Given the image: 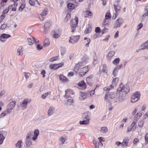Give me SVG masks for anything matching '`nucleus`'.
<instances>
[{
  "label": "nucleus",
  "instance_id": "3",
  "mask_svg": "<svg viewBox=\"0 0 148 148\" xmlns=\"http://www.w3.org/2000/svg\"><path fill=\"white\" fill-rule=\"evenodd\" d=\"M116 96L115 92H108L105 96V100L107 102H110V100L114 98Z\"/></svg>",
  "mask_w": 148,
  "mask_h": 148
},
{
  "label": "nucleus",
  "instance_id": "46",
  "mask_svg": "<svg viewBox=\"0 0 148 148\" xmlns=\"http://www.w3.org/2000/svg\"><path fill=\"white\" fill-rule=\"evenodd\" d=\"M5 138V137L2 134H0V145L2 144Z\"/></svg>",
  "mask_w": 148,
  "mask_h": 148
},
{
  "label": "nucleus",
  "instance_id": "35",
  "mask_svg": "<svg viewBox=\"0 0 148 148\" xmlns=\"http://www.w3.org/2000/svg\"><path fill=\"white\" fill-rule=\"evenodd\" d=\"M10 113L7 110H4L0 115V118H1L5 116L7 114Z\"/></svg>",
  "mask_w": 148,
  "mask_h": 148
},
{
  "label": "nucleus",
  "instance_id": "2",
  "mask_svg": "<svg viewBox=\"0 0 148 148\" xmlns=\"http://www.w3.org/2000/svg\"><path fill=\"white\" fill-rule=\"evenodd\" d=\"M39 132L38 130H34V136H33L32 132H29L27 134L26 140V144L27 146H29L32 144V139L35 141L37 138L39 134Z\"/></svg>",
  "mask_w": 148,
  "mask_h": 148
},
{
  "label": "nucleus",
  "instance_id": "30",
  "mask_svg": "<svg viewBox=\"0 0 148 148\" xmlns=\"http://www.w3.org/2000/svg\"><path fill=\"white\" fill-rule=\"evenodd\" d=\"M7 1L8 0H2L1 1L0 3V9L2 8L5 5Z\"/></svg>",
  "mask_w": 148,
  "mask_h": 148
},
{
  "label": "nucleus",
  "instance_id": "59",
  "mask_svg": "<svg viewBox=\"0 0 148 148\" xmlns=\"http://www.w3.org/2000/svg\"><path fill=\"white\" fill-rule=\"evenodd\" d=\"M100 29L99 27H97L95 29V32L97 33H99L100 32Z\"/></svg>",
  "mask_w": 148,
  "mask_h": 148
},
{
  "label": "nucleus",
  "instance_id": "61",
  "mask_svg": "<svg viewBox=\"0 0 148 148\" xmlns=\"http://www.w3.org/2000/svg\"><path fill=\"white\" fill-rule=\"evenodd\" d=\"M45 71L44 70H43L41 72V75H42V77L43 78L45 77Z\"/></svg>",
  "mask_w": 148,
  "mask_h": 148
},
{
  "label": "nucleus",
  "instance_id": "9",
  "mask_svg": "<svg viewBox=\"0 0 148 148\" xmlns=\"http://www.w3.org/2000/svg\"><path fill=\"white\" fill-rule=\"evenodd\" d=\"M64 64V63L63 62L58 64H51L49 65V68L51 69L56 70L62 67Z\"/></svg>",
  "mask_w": 148,
  "mask_h": 148
},
{
  "label": "nucleus",
  "instance_id": "32",
  "mask_svg": "<svg viewBox=\"0 0 148 148\" xmlns=\"http://www.w3.org/2000/svg\"><path fill=\"white\" fill-rule=\"evenodd\" d=\"M71 11L70 10L68 11V13L66 14V16L65 18V21H68L70 18L71 17Z\"/></svg>",
  "mask_w": 148,
  "mask_h": 148
},
{
  "label": "nucleus",
  "instance_id": "1",
  "mask_svg": "<svg viewBox=\"0 0 148 148\" xmlns=\"http://www.w3.org/2000/svg\"><path fill=\"white\" fill-rule=\"evenodd\" d=\"M129 90L130 87L128 85H124L122 83L120 84L117 90V92L119 94V99L120 101H122L125 99L126 95Z\"/></svg>",
  "mask_w": 148,
  "mask_h": 148
},
{
  "label": "nucleus",
  "instance_id": "38",
  "mask_svg": "<svg viewBox=\"0 0 148 148\" xmlns=\"http://www.w3.org/2000/svg\"><path fill=\"white\" fill-rule=\"evenodd\" d=\"M107 19L105 18L103 21L102 26L103 27H105L109 25L108 21H107Z\"/></svg>",
  "mask_w": 148,
  "mask_h": 148
},
{
  "label": "nucleus",
  "instance_id": "50",
  "mask_svg": "<svg viewBox=\"0 0 148 148\" xmlns=\"http://www.w3.org/2000/svg\"><path fill=\"white\" fill-rule=\"evenodd\" d=\"M83 117L84 120H87V119H89V118L88 115V114L84 113L83 115Z\"/></svg>",
  "mask_w": 148,
  "mask_h": 148
},
{
  "label": "nucleus",
  "instance_id": "51",
  "mask_svg": "<svg viewBox=\"0 0 148 148\" xmlns=\"http://www.w3.org/2000/svg\"><path fill=\"white\" fill-rule=\"evenodd\" d=\"M144 124V121L142 120H140L138 122V126L141 127L143 126Z\"/></svg>",
  "mask_w": 148,
  "mask_h": 148
},
{
  "label": "nucleus",
  "instance_id": "19",
  "mask_svg": "<svg viewBox=\"0 0 148 148\" xmlns=\"http://www.w3.org/2000/svg\"><path fill=\"white\" fill-rule=\"evenodd\" d=\"M129 139L128 138L125 137L124 138L123 142L121 143V145L123 147L126 146L129 143Z\"/></svg>",
  "mask_w": 148,
  "mask_h": 148
},
{
  "label": "nucleus",
  "instance_id": "41",
  "mask_svg": "<svg viewBox=\"0 0 148 148\" xmlns=\"http://www.w3.org/2000/svg\"><path fill=\"white\" fill-rule=\"evenodd\" d=\"M75 5L73 4L70 3H69L67 5V7L69 9H73L75 8Z\"/></svg>",
  "mask_w": 148,
  "mask_h": 148
},
{
  "label": "nucleus",
  "instance_id": "49",
  "mask_svg": "<svg viewBox=\"0 0 148 148\" xmlns=\"http://www.w3.org/2000/svg\"><path fill=\"white\" fill-rule=\"evenodd\" d=\"M58 56H56L55 57H53L51 58L50 60V61L51 62H52L55 61L57 60H58Z\"/></svg>",
  "mask_w": 148,
  "mask_h": 148
},
{
  "label": "nucleus",
  "instance_id": "27",
  "mask_svg": "<svg viewBox=\"0 0 148 148\" xmlns=\"http://www.w3.org/2000/svg\"><path fill=\"white\" fill-rule=\"evenodd\" d=\"M60 80L62 82H64L68 81V79L62 75H60L59 76Z\"/></svg>",
  "mask_w": 148,
  "mask_h": 148
},
{
  "label": "nucleus",
  "instance_id": "21",
  "mask_svg": "<svg viewBox=\"0 0 148 148\" xmlns=\"http://www.w3.org/2000/svg\"><path fill=\"white\" fill-rule=\"evenodd\" d=\"M50 26V23L49 22H46L44 25V32L46 33L49 30Z\"/></svg>",
  "mask_w": 148,
  "mask_h": 148
},
{
  "label": "nucleus",
  "instance_id": "5",
  "mask_svg": "<svg viewBox=\"0 0 148 148\" xmlns=\"http://www.w3.org/2000/svg\"><path fill=\"white\" fill-rule=\"evenodd\" d=\"M89 69L88 66H86L80 69L78 73L79 76L80 77L83 76L88 71Z\"/></svg>",
  "mask_w": 148,
  "mask_h": 148
},
{
  "label": "nucleus",
  "instance_id": "42",
  "mask_svg": "<svg viewBox=\"0 0 148 148\" xmlns=\"http://www.w3.org/2000/svg\"><path fill=\"white\" fill-rule=\"evenodd\" d=\"M105 17V18H106V19H110L111 18V15L109 12H107L106 14Z\"/></svg>",
  "mask_w": 148,
  "mask_h": 148
},
{
  "label": "nucleus",
  "instance_id": "53",
  "mask_svg": "<svg viewBox=\"0 0 148 148\" xmlns=\"http://www.w3.org/2000/svg\"><path fill=\"white\" fill-rule=\"evenodd\" d=\"M117 12V11H116V12L114 13L112 18L113 20L115 19L116 18V17L117 16L118 14Z\"/></svg>",
  "mask_w": 148,
  "mask_h": 148
},
{
  "label": "nucleus",
  "instance_id": "29",
  "mask_svg": "<svg viewBox=\"0 0 148 148\" xmlns=\"http://www.w3.org/2000/svg\"><path fill=\"white\" fill-rule=\"evenodd\" d=\"M92 76H90L89 77H87L86 79V81L87 84L89 86H91L92 83L91 82V79Z\"/></svg>",
  "mask_w": 148,
  "mask_h": 148
},
{
  "label": "nucleus",
  "instance_id": "22",
  "mask_svg": "<svg viewBox=\"0 0 148 148\" xmlns=\"http://www.w3.org/2000/svg\"><path fill=\"white\" fill-rule=\"evenodd\" d=\"M22 48H23L21 46H19L16 52L18 56H21L23 55Z\"/></svg>",
  "mask_w": 148,
  "mask_h": 148
},
{
  "label": "nucleus",
  "instance_id": "34",
  "mask_svg": "<svg viewBox=\"0 0 148 148\" xmlns=\"http://www.w3.org/2000/svg\"><path fill=\"white\" fill-rule=\"evenodd\" d=\"M119 71V70L118 69L115 67L113 69L112 72V75L114 76L115 77L117 75Z\"/></svg>",
  "mask_w": 148,
  "mask_h": 148
},
{
  "label": "nucleus",
  "instance_id": "18",
  "mask_svg": "<svg viewBox=\"0 0 148 148\" xmlns=\"http://www.w3.org/2000/svg\"><path fill=\"white\" fill-rule=\"evenodd\" d=\"M55 110V108L53 106H50L47 112V115L49 116L51 115L54 113Z\"/></svg>",
  "mask_w": 148,
  "mask_h": 148
},
{
  "label": "nucleus",
  "instance_id": "24",
  "mask_svg": "<svg viewBox=\"0 0 148 148\" xmlns=\"http://www.w3.org/2000/svg\"><path fill=\"white\" fill-rule=\"evenodd\" d=\"M27 40L28 44L29 45H31L33 44L35 41L36 43L37 42V41L35 40L34 38L33 37L28 38L27 39Z\"/></svg>",
  "mask_w": 148,
  "mask_h": 148
},
{
  "label": "nucleus",
  "instance_id": "26",
  "mask_svg": "<svg viewBox=\"0 0 148 148\" xmlns=\"http://www.w3.org/2000/svg\"><path fill=\"white\" fill-rule=\"evenodd\" d=\"M78 85L81 87H82L84 89L86 88V85L85 82L83 81H81L78 83Z\"/></svg>",
  "mask_w": 148,
  "mask_h": 148
},
{
  "label": "nucleus",
  "instance_id": "15",
  "mask_svg": "<svg viewBox=\"0 0 148 148\" xmlns=\"http://www.w3.org/2000/svg\"><path fill=\"white\" fill-rule=\"evenodd\" d=\"M115 54V52L114 51H111L109 52L106 56V59L108 60H110Z\"/></svg>",
  "mask_w": 148,
  "mask_h": 148
},
{
  "label": "nucleus",
  "instance_id": "16",
  "mask_svg": "<svg viewBox=\"0 0 148 148\" xmlns=\"http://www.w3.org/2000/svg\"><path fill=\"white\" fill-rule=\"evenodd\" d=\"M79 95V99L82 101L84 100L87 97V93L84 92H80Z\"/></svg>",
  "mask_w": 148,
  "mask_h": 148
},
{
  "label": "nucleus",
  "instance_id": "45",
  "mask_svg": "<svg viewBox=\"0 0 148 148\" xmlns=\"http://www.w3.org/2000/svg\"><path fill=\"white\" fill-rule=\"evenodd\" d=\"M139 49L140 50L147 49L144 43H143L139 47Z\"/></svg>",
  "mask_w": 148,
  "mask_h": 148
},
{
  "label": "nucleus",
  "instance_id": "54",
  "mask_svg": "<svg viewBox=\"0 0 148 148\" xmlns=\"http://www.w3.org/2000/svg\"><path fill=\"white\" fill-rule=\"evenodd\" d=\"M37 49L38 50H40L42 48V46L40 45L39 44H38L37 45Z\"/></svg>",
  "mask_w": 148,
  "mask_h": 148
},
{
  "label": "nucleus",
  "instance_id": "28",
  "mask_svg": "<svg viewBox=\"0 0 148 148\" xmlns=\"http://www.w3.org/2000/svg\"><path fill=\"white\" fill-rule=\"evenodd\" d=\"M22 142L21 140H18L16 144V148H21Z\"/></svg>",
  "mask_w": 148,
  "mask_h": 148
},
{
  "label": "nucleus",
  "instance_id": "6",
  "mask_svg": "<svg viewBox=\"0 0 148 148\" xmlns=\"http://www.w3.org/2000/svg\"><path fill=\"white\" fill-rule=\"evenodd\" d=\"M78 18L75 16V19L73 20L70 23L71 28V32H73L75 30V28L78 24Z\"/></svg>",
  "mask_w": 148,
  "mask_h": 148
},
{
  "label": "nucleus",
  "instance_id": "31",
  "mask_svg": "<svg viewBox=\"0 0 148 148\" xmlns=\"http://www.w3.org/2000/svg\"><path fill=\"white\" fill-rule=\"evenodd\" d=\"M90 119H87V120H84L83 121H80L79 123L81 124L87 125L89 123Z\"/></svg>",
  "mask_w": 148,
  "mask_h": 148
},
{
  "label": "nucleus",
  "instance_id": "17",
  "mask_svg": "<svg viewBox=\"0 0 148 148\" xmlns=\"http://www.w3.org/2000/svg\"><path fill=\"white\" fill-rule=\"evenodd\" d=\"M74 93L72 90L69 89H67L65 91V95L64 97L66 98H68L71 96V95H73Z\"/></svg>",
  "mask_w": 148,
  "mask_h": 148
},
{
  "label": "nucleus",
  "instance_id": "47",
  "mask_svg": "<svg viewBox=\"0 0 148 148\" xmlns=\"http://www.w3.org/2000/svg\"><path fill=\"white\" fill-rule=\"evenodd\" d=\"M142 115V114L140 113H137V114L135 116L134 118H135L134 119H137V120L139 119L141 116Z\"/></svg>",
  "mask_w": 148,
  "mask_h": 148
},
{
  "label": "nucleus",
  "instance_id": "56",
  "mask_svg": "<svg viewBox=\"0 0 148 148\" xmlns=\"http://www.w3.org/2000/svg\"><path fill=\"white\" fill-rule=\"evenodd\" d=\"M86 14L87 15L91 16L92 15V13L89 10H88L86 12Z\"/></svg>",
  "mask_w": 148,
  "mask_h": 148
},
{
  "label": "nucleus",
  "instance_id": "7",
  "mask_svg": "<svg viewBox=\"0 0 148 148\" xmlns=\"http://www.w3.org/2000/svg\"><path fill=\"white\" fill-rule=\"evenodd\" d=\"M61 33L62 30L60 29L53 31L52 32V37L55 38H58L60 37Z\"/></svg>",
  "mask_w": 148,
  "mask_h": 148
},
{
  "label": "nucleus",
  "instance_id": "37",
  "mask_svg": "<svg viewBox=\"0 0 148 148\" xmlns=\"http://www.w3.org/2000/svg\"><path fill=\"white\" fill-rule=\"evenodd\" d=\"M50 94V92H48L46 93H45L43 94L41 97V98L45 99L46 97Z\"/></svg>",
  "mask_w": 148,
  "mask_h": 148
},
{
  "label": "nucleus",
  "instance_id": "52",
  "mask_svg": "<svg viewBox=\"0 0 148 148\" xmlns=\"http://www.w3.org/2000/svg\"><path fill=\"white\" fill-rule=\"evenodd\" d=\"M7 26V24L6 23H4L1 25V29H3L6 28Z\"/></svg>",
  "mask_w": 148,
  "mask_h": 148
},
{
  "label": "nucleus",
  "instance_id": "23",
  "mask_svg": "<svg viewBox=\"0 0 148 148\" xmlns=\"http://www.w3.org/2000/svg\"><path fill=\"white\" fill-rule=\"evenodd\" d=\"M119 81V79L118 78L116 77L113 79L112 81V84L111 85V88H113L114 86H116V84Z\"/></svg>",
  "mask_w": 148,
  "mask_h": 148
},
{
  "label": "nucleus",
  "instance_id": "55",
  "mask_svg": "<svg viewBox=\"0 0 148 148\" xmlns=\"http://www.w3.org/2000/svg\"><path fill=\"white\" fill-rule=\"evenodd\" d=\"M24 74L26 78L27 79L29 77L30 74L28 73L24 72Z\"/></svg>",
  "mask_w": 148,
  "mask_h": 148
},
{
  "label": "nucleus",
  "instance_id": "13",
  "mask_svg": "<svg viewBox=\"0 0 148 148\" xmlns=\"http://www.w3.org/2000/svg\"><path fill=\"white\" fill-rule=\"evenodd\" d=\"M40 16H39V18L41 21H43L44 19V16L47 15L48 13V11L47 10H40Z\"/></svg>",
  "mask_w": 148,
  "mask_h": 148
},
{
  "label": "nucleus",
  "instance_id": "44",
  "mask_svg": "<svg viewBox=\"0 0 148 148\" xmlns=\"http://www.w3.org/2000/svg\"><path fill=\"white\" fill-rule=\"evenodd\" d=\"M102 71L103 72H104L106 73H107V67L106 65L105 64H104L103 65Z\"/></svg>",
  "mask_w": 148,
  "mask_h": 148
},
{
  "label": "nucleus",
  "instance_id": "48",
  "mask_svg": "<svg viewBox=\"0 0 148 148\" xmlns=\"http://www.w3.org/2000/svg\"><path fill=\"white\" fill-rule=\"evenodd\" d=\"M67 104L68 105H72L73 103V100L72 99H69L67 100Z\"/></svg>",
  "mask_w": 148,
  "mask_h": 148
},
{
  "label": "nucleus",
  "instance_id": "63",
  "mask_svg": "<svg viewBox=\"0 0 148 148\" xmlns=\"http://www.w3.org/2000/svg\"><path fill=\"white\" fill-rule=\"evenodd\" d=\"M109 38H110L109 35H107L106 36L105 38L104 39H103V40L104 41H108Z\"/></svg>",
  "mask_w": 148,
  "mask_h": 148
},
{
  "label": "nucleus",
  "instance_id": "20",
  "mask_svg": "<svg viewBox=\"0 0 148 148\" xmlns=\"http://www.w3.org/2000/svg\"><path fill=\"white\" fill-rule=\"evenodd\" d=\"M66 137L65 136H62L59 139V145H62L64 144L66 140Z\"/></svg>",
  "mask_w": 148,
  "mask_h": 148
},
{
  "label": "nucleus",
  "instance_id": "36",
  "mask_svg": "<svg viewBox=\"0 0 148 148\" xmlns=\"http://www.w3.org/2000/svg\"><path fill=\"white\" fill-rule=\"evenodd\" d=\"M92 30V28L91 26H89L87 27L84 33L85 34H87L90 32Z\"/></svg>",
  "mask_w": 148,
  "mask_h": 148
},
{
  "label": "nucleus",
  "instance_id": "57",
  "mask_svg": "<svg viewBox=\"0 0 148 148\" xmlns=\"http://www.w3.org/2000/svg\"><path fill=\"white\" fill-rule=\"evenodd\" d=\"M25 6V4L24 3H22L18 9H23Z\"/></svg>",
  "mask_w": 148,
  "mask_h": 148
},
{
  "label": "nucleus",
  "instance_id": "64",
  "mask_svg": "<svg viewBox=\"0 0 148 148\" xmlns=\"http://www.w3.org/2000/svg\"><path fill=\"white\" fill-rule=\"evenodd\" d=\"M143 25L142 23H139L138 25L137 28L138 29H140L143 27Z\"/></svg>",
  "mask_w": 148,
  "mask_h": 148
},
{
  "label": "nucleus",
  "instance_id": "8",
  "mask_svg": "<svg viewBox=\"0 0 148 148\" xmlns=\"http://www.w3.org/2000/svg\"><path fill=\"white\" fill-rule=\"evenodd\" d=\"M30 102V100L26 98L24 99L22 101L21 104V107L22 110H24L27 106V104Z\"/></svg>",
  "mask_w": 148,
  "mask_h": 148
},
{
  "label": "nucleus",
  "instance_id": "62",
  "mask_svg": "<svg viewBox=\"0 0 148 148\" xmlns=\"http://www.w3.org/2000/svg\"><path fill=\"white\" fill-rule=\"evenodd\" d=\"M29 3L30 4L32 5H34L35 4V3L34 1L32 0H29Z\"/></svg>",
  "mask_w": 148,
  "mask_h": 148
},
{
  "label": "nucleus",
  "instance_id": "43",
  "mask_svg": "<svg viewBox=\"0 0 148 148\" xmlns=\"http://www.w3.org/2000/svg\"><path fill=\"white\" fill-rule=\"evenodd\" d=\"M120 61V59L119 58H117L115 59L112 61V63L113 64L115 65L117 64H119Z\"/></svg>",
  "mask_w": 148,
  "mask_h": 148
},
{
  "label": "nucleus",
  "instance_id": "4",
  "mask_svg": "<svg viewBox=\"0 0 148 148\" xmlns=\"http://www.w3.org/2000/svg\"><path fill=\"white\" fill-rule=\"evenodd\" d=\"M140 96V94L139 92L136 91L134 93L131 97V102L134 103L137 101L139 99Z\"/></svg>",
  "mask_w": 148,
  "mask_h": 148
},
{
  "label": "nucleus",
  "instance_id": "58",
  "mask_svg": "<svg viewBox=\"0 0 148 148\" xmlns=\"http://www.w3.org/2000/svg\"><path fill=\"white\" fill-rule=\"evenodd\" d=\"M90 38H87V40L85 41V42L86 43V45L87 46H88V45L89 43H90Z\"/></svg>",
  "mask_w": 148,
  "mask_h": 148
},
{
  "label": "nucleus",
  "instance_id": "40",
  "mask_svg": "<svg viewBox=\"0 0 148 148\" xmlns=\"http://www.w3.org/2000/svg\"><path fill=\"white\" fill-rule=\"evenodd\" d=\"M79 64H76L74 69L73 71L75 72L76 73H77L80 67L79 66Z\"/></svg>",
  "mask_w": 148,
  "mask_h": 148
},
{
  "label": "nucleus",
  "instance_id": "11",
  "mask_svg": "<svg viewBox=\"0 0 148 148\" xmlns=\"http://www.w3.org/2000/svg\"><path fill=\"white\" fill-rule=\"evenodd\" d=\"M16 104V102L14 101L10 102L8 104L7 106V108L6 109L8 112L10 113L12 111V110L14 108Z\"/></svg>",
  "mask_w": 148,
  "mask_h": 148
},
{
  "label": "nucleus",
  "instance_id": "14",
  "mask_svg": "<svg viewBox=\"0 0 148 148\" xmlns=\"http://www.w3.org/2000/svg\"><path fill=\"white\" fill-rule=\"evenodd\" d=\"M11 37V36L8 34H2L0 36V40L1 42H4L5 40V39Z\"/></svg>",
  "mask_w": 148,
  "mask_h": 148
},
{
  "label": "nucleus",
  "instance_id": "10",
  "mask_svg": "<svg viewBox=\"0 0 148 148\" xmlns=\"http://www.w3.org/2000/svg\"><path fill=\"white\" fill-rule=\"evenodd\" d=\"M79 38V35L71 36L69 40V42L70 43L73 44L77 42Z\"/></svg>",
  "mask_w": 148,
  "mask_h": 148
},
{
  "label": "nucleus",
  "instance_id": "12",
  "mask_svg": "<svg viewBox=\"0 0 148 148\" xmlns=\"http://www.w3.org/2000/svg\"><path fill=\"white\" fill-rule=\"evenodd\" d=\"M123 23V20L121 18H119L115 21L114 26V28H116L120 27Z\"/></svg>",
  "mask_w": 148,
  "mask_h": 148
},
{
  "label": "nucleus",
  "instance_id": "25",
  "mask_svg": "<svg viewBox=\"0 0 148 148\" xmlns=\"http://www.w3.org/2000/svg\"><path fill=\"white\" fill-rule=\"evenodd\" d=\"M137 122V119H134L133 122L131 125V127L132 128V130H134L136 127V123Z\"/></svg>",
  "mask_w": 148,
  "mask_h": 148
},
{
  "label": "nucleus",
  "instance_id": "39",
  "mask_svg": "<svg viewBox=\"0 0 148 148\" xmlns=\"http://www.w3.org/2000/svg\"><path fill=\"white\" fill-rule=\"evenodd\" d=\"M50 42L48 39L46 38L45 39L43 43V45L44 46L46 47L48 46Z\"/></svg>",
  "mask_w": 148,
  "mask_h": 148
},
{
  "label": "nucleus",
  "instance_id": "33",
  "mask_svg": "<svg viewBox=\"0 0 148 148\" xmlns=\"http://www.w3.org/2000/svg\"><path fill=\"white\" fill-rule=\"evenodd\" d=\"M100 131L101 133H106L108 132V130L106 127H101Z\"/></svg>",
  "mask_w": 148,
  "mask_h": 148
},
{
  "label": "nucleus",
  "instance_id": "60",
  "mask_svg": "<svg viewBox=\"0 0 148 148\" xmlns=\"http://www.w3.org/2000/svg\"><path fill=\"white\" fill-rule=\"evenodd\" d=\"M117 68L118 69L120 70L121 69V68H123V64H121L119 66H116Z\"/></svg>",
  "mask_w": 148,
  "mask_h": 148
}]
</instances>
